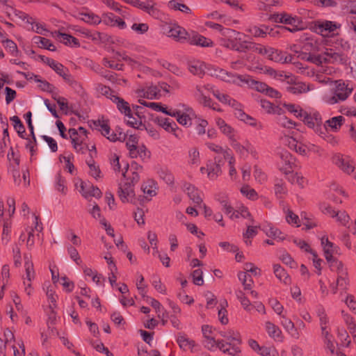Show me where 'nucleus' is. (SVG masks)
<instances>
[{"label":"nucleus","instance_id":"obj_59","mask_svg":"<svg viewBox=\"0 0 356 356\" xmlns=\"http://www.w3.org/2000/svg\"><path fill=\"white\" fill-rule=\"evenodd\" d=\"M286 220L289 224L296 225L297 227L300 226L299 217L290 209L287 210Z\"/></svg>","mask_w":356,"mask_h":356},{"label":"nucleus","instance_id":"obj_29","mask_svg":"<svg viewBox=\"0 0 356 356\" xmlns=\"http://www.w3.org/2000/svg\"><path fill=\"white\" fill-rule=\"evenodd\" d=\"M232 147L235 149L236 153L238 154L243 155L257 154L256 149L248 143L245 146H243L238 143L236 141H234L232 143Z\"/></svg>","mask_w":356,"mask_h":356},{"label":"nucleus","instance_id":"obj_32","mask_svg":"<svg viewBox=\"0 0 356 356\" xmlns=\"http://www.w3.org/2000/svg\"><path fill=\"white\" fill-rule=\"evenodd\" d=\"M207 175L209 179H216L219 173L220 172V167L219 164L216 163V161L209 160L207 164Z\"/></svg>","mask_w":356,"mask_h":356},{"label":"nucleus","instance_id":"obj_23","mask_svg":"<svg viewBox=\"0 0 356 356\" xmlns=\"http://www.w3.org/2000/svg\"><path fill=\"white\" fill-rule=\"evenodd\" d=\"M187 35V31L184 28L179 26L170 27L168 31V36L173 38L177 41L186 40Z\"/></svg>","mask_w":356,"mask_h":356},{"label":"nucleus","instance_id":"obj_48","mask_svg":"<svg viewBox=\"0 0 356 356\" xmlns=\"http://www.w3.org/2000/svg\"><path fill=\"white\" fill-rule=\"evenodd\" d=\"M58 37L60 42H63L65 44H70L74 46L79 45L78 40L69 34L59 33Z\"/></svg>","mask_w":356,"mask_h":356},{"label":"nucleus","instance_id":"obj_37","mask_svg":"<svg viewBox=\"0 0 356 356\" xmlns=\"http://www.w3.org/2000/svg\"><path fill=\"white\" fill-rule=\"evenodd\" d=\"M40 59L47 64L57 74H60L62 70H65V67L61 63L56 62L52 58L40 56Z\"/></svg>","mask_w":356,"mask_h":356},{"label":"nucleus","instance_id":"obj_30","mask_svg":"<svg viewBox=\"0 0 356 356\" xmlns=\"http://www.w3.org/2000/svg\"><path fill=\"white\" fill-rule=\"evenodd\" d=\"M273 272L275 277L285 284H289L291 283V278L285 269L282 268L280 264L273 265Z\"/></svg>","mask_w":356,"mask_h":356},{"label":"nucleus","instance_id":"obj_58","mask_svg":"<svg viewBox=\"0 0 356 356\" xmlns=\"http://www.w3.org/2000/svg\"><path fill=\"white\" fill-rule=\"evenodd\" d=\"M261 356H279L278 352L271 347L261 346L257 353Z\"/></svg>","mask_w":356,"mask_h":356},{"label":"nucleus","instance_id":"obj_46","mask_svg":"<svg viewBox=\"0 0 356 356\" xmlns=\"http://www.w3.org/2000/svg\"><path fill=\"white\" fill-rule=\"evenodd\" d=\"M266 234L269 237H273L279 241H284L286 235L282 233L279 229L275 227H270L266 231Z\"/></svg>","mask_w":356,"mask_h":356},{"label":"nucleus","instance_id":"obj_3","mask_svg":"<svg viewBox=\"0 0 356 356\" xmlns=\"http://www.w3.org/2000/svg\"><path fill=\"white\" fill-rule=\"evenodd\" d=\"M335 85L333 95L327 99V102L330 104L345 101L353 90V87L349 86L348 83L341 80L336 81Z\"/></svg>","mask_w":356,"mask_h":356},{"label":"nucleus","instance_id":"obj_26","mask_svg":"<svg viewBox=\"0 0 356 356\" xmlns=\"http://www.w3.org/2000/svg\"><path fill=\"white\" fill-rule=\"evenodd\" d=\"M111 101L115 103L117 106L118 111L124 114V115H129L131 111L129 106V104L122 98L118 96H113Z\"/></svg>","mask_w":356,"mask_h":356},{"label":"nucleus","instance_id":"obj_13","mask_svg":"<svg viewBox=\"0 0 356 356\" xmlns=\"http://www.w3.org/2000/svg\"><path fill=\"white\" fill-rule=\"evenodd\" d=\"M235 341L225 342L223 340L218 342V348L224 353H227L230 355L235 356L241 353L239 345Z\"/></svg>","mask_w":356,"mask_h":356},{"label":"nucleus","instance_id":"obj_5","mask_svg":"<svg viewBox=\"0 0 356 356\" xmlns=\"http://www.w3.org/2000/svg\"><path fill=\"white\" fill-rule=\"evenodd\" d=\"M158 186L157 183L153 179H147L144 181L141 185V191L143 192V195H139L138 205H144L145 203L149 202L153 197L156 195Z\"/></svg>","mask_w":356,"mask_h":356},{"label":"nucleus","instance_id":"obj_2","mask_svg":"<svg viewBox=\"0 0 356 356\" xmlns=\"http://www.w3.org/2000/svg\"><path fill=\"white\" fill-rule=\"evenodd\" d=\"M111 165L115 172H122L124 178L132 176V172H137L138 169H141V166H138L136 162H132L131 165L124 157H114L111 161Z\"/></svg>","mask_w":356,"mask_h":356},{"label":"nucleus","instance_id":"obj_31","mask_svg":"<svg viewBox=\"0 0 356 356\" xmlns=\"http://www.w3.org/2000/svg\"><path fill=\"white\" fill-rule=\"evenodd\" d=\"M266 330L268 335L275 340L281 341L282 340V331L274 323L267 321L266 322Z\"/></svg>","mask_w":356,"mask_h":356},{"label":"nucleus","instance_id":"obj_42","mask_svg":"<svg viewBox=\"0 0 356 356\" xmlns=\"http://www.w3.org/2000/svg\"><path fill=\"white\" fill-rule=\"evenodd\" d=\"M213 94L220 102L224 104H228L232 106L238 105L237 102L234 99H232L229 95L220 92L218 90H213Z\"/></svg>","mask_w":356,"mask_h":356},{"label":"nucleus","instance_id":"obj_6","mask_svg":"<svg viewBox=\"0 0 356 356\" xmlns=\"http://www.w3.org/2000/svg\"><path fill=\"white\" fill-rule=\"evenodd\" d=\"M302 118V120L308 127L314 130L316 134L322 133L323 129V120L321 115L318 113H308L305 111Z\"/></svg>","mask_w":356,"mask_h":356},{"label":"nucleus","instance_id":"obj_25","mask_svg":"<svg viewBox=\"0 0 356 356\" xmlns=\"http://www.w3.org/2000/svg\"><path fill=\"white\" fill-rule=\"evenodd\" d=\"M345 118L341 116L333 117L325 121L324 129L327 131V127H330L332 131H337L343 124Z\"/></svg>","mask_w":356,"mask_h":356},{"label":"nucleus","instance_id":"obj_57","mask_svg":"<svg viewBox=\"0 0 356 356\" xmlns=\"http://www.w3.org/2000/svg\"><path fill=\"white\" fill-rule=\"evenodd\" d=\"M160 90L155 86H152L147 88L145 91H142L143 93V96L147 99H156L157 98V95H159Z\"/></svg>","mask_w":356,"mask_h":356},{"label":"nucleus","instance_id":"obj_51","mask_svg":"<svg viewBox=\"0 0 356 356\" xmlns=\"http://www.w3.org/2000/svg\"><path fill=\"white\" fill-rule=\"evenodd\" d=\"M86 35L88 38H90L92 40L95 42H106L108 39V35L106 34L97 31H88L86 33Z\"/></svg>","mask_w":356,"mask_h":356},{"label":"nucleus","instance_id":"obj_18","mask_svg":"<svg viewBox=\"0 0 356 356\" xmlns=\"http://www.w3.org/2000/svg\"><path fill=\"white\" fill-rule=\"evenodd\" d=\"M337 29V25L330 21L318 22L315 26L316 32L323 36H327L331 32Z\"/></svg>","mask_w":356,"mask_h":356},{"label":"nucleus","instance_id":"obj_56","mask_svg":"<svg viewBox=\"0 0 356 356\" xmlns=\"http://www.w3.org/2000/svg\"><path fill=\"white\" fill-rule=\"evenodd\" d=\"M252 43V42L241 40V38L238 36L236 51L239 52L250 51L251 50Z\"/></svg>","mask_w":356,"mask_h":356},{"label":"nucleus","instance_id":"obj_63","mask_svg":"<svg viewBox=\"0 0 356 356\" xmlns=\"http://www.w3.org/2000/svg\"><path fill=\"white\" fill-rule=\"evenodd\" d=\"M241 192L250 200H255L257 198V193L254 189L250 188L248 186H244L241 188Z\"/></svg>","mask_w":356,"mask_h":356},{"label":"nucleus","instance_id":"obj_12","mask_svg":"<svg viewBox=\"0 0 356 356\" xmlns=\"http://www.w3.org/2000/svg\"><path fill=\"white\" fill-rule=\"evenodd\" d=\"M332 163L344 172L350 174L354 171L355 164L348 157H332Z\"/></svg>","mask_w":356,"mask_h":356},{"label":"nucleus","instance_id":"obj_47","mask_svg":"<svg viewBox=\"0 0 356 356\" xmlns=\"http://www.w3.org/2000/svg\"><path fill=\"white\" fill-rule=\"evenodd\" d=\"M10 120L13 122V127L17 131L19 136L22 138L24 137V134L25 133V127L22 124V121L19 118V117L15 115L10 118Z\"/></svg>","mask_w":356,"mask_h":356},{"label":"nucleus","instance_id":"obj_41","mask_svg":"<svg viewBox=\"0 0 356 356\" xmlns=\"http://www.w3.org/2000/svg\"><path fill=\"white\" fill-rule=\"evenodd\" d=\"M168 7L175 10H179L185 13H191V8L184 3H179L176 0H171L168 2Z\"/></svg>","mask_w":356,"mask_h":356},{"label":"nucleus","instance_id":"obj_39","mask_svg":"<svg viewBox=\"0 0 356 356\" xmlns=\"http://www.w3.org/2000/svg\"><path fill=\"white\" fill-rule=\"evenodd\" d=\"M220 334L221 337L227 339L229 341H235L236 343H241L242 342L240 334L232 330L221 331L220 332Z\"/></svg>","mask_w":356,"mask_h":356},{"label":"nucleus","instance_id":"obj_15","mask_svg":"<svg viewBox=\"0 0 356 356\" xmlns=\"http://www.w3.org/2000/svg\"><path fill=\"white\" fill-rule=\"evenodd\" d=\"M68 133L76 152L82 154H86V152L83 150L84 145L83 143V138H81V136H79L78 131L75 129H70Z\"/></svg>","mask_w":356,"mask_h":356},{"label":"nucleus","instance_id":"obj_55","mask_svg":"<svg viewBox=\"0 0 356 356\" xmlns=\"http://www.w3.org/2000/svg\"><path fill=\"white\" fill-rule=\"evenodd\" d=\"M56 185L55 187L57 191L65 195L67 193V187L65 186V179L61 177L60 172L59 171L56 176Z\"/></svg>","mask_w":356,"mask_h":356},{"label":"nucleus","instance_id":"obj_34","mask_svg":"<svg viewBox=\"0 0 356 356\" xmlns=\"http://www.w3.org/2000/svg\"><path fill=\"white\" fill-rule=\"evenodd\" d=\"M189 43L193 45H199L201 47H211L213 45V42L202 35H196L189 39Z\"/></svg>","mask_w":356,"mask_h":356},{"label":"nucleus","instance_id":"obj_38","mask_svg":"<svg viewBox=\"0 0 356 356\" xmlns=\"http://www.w3.org/2000/svg\"><path fill=\"white\" fill-rule=\"evenodd\" d=\"M79 19L91 24H98L101 22V18L92 13H81Z\"/></svg>","mask_w":356,"mask_h":356},{"label":"nucleus","instance_id":"obj_53","mask_svg":"<svg viewBox=\"0 0 356 356\" xmlns=\"http://www.w3.org/2000/svg\"><path fill=\"white\" fill-rule=\"evenodd\" d=\"M212 88L210 85H197L195 87V90L194 92V97L197 99L198 102H200L202 99L206 97L204 90H210Z\"/></svg>","mask_w":356,"mask_h":356},{"label":"nucleus","instance_id":"obj_27","mask_svg":"<svg viewBox=\"0 0 356 356\" xmlns=\"http://www.w3.org/2000/svg\"><path fill=\"white\" fill-rule=\"evenodd\" d=\"M245 78H248L247 74H236L232 72H227V75L225 77L224 81L234 83L241 87L244 86V82Z\"/></svg>","mask_w":356,"mask_h":356},{"label":"nucleus","instance_id":"obj_40","mask_svg":"<svg viewBox=\"0 0 356 356\" xmlns=\"http://www.w3.org/2000/svg\"><path fill=\"white\" fill-rule=\"evenodd\" d=\"M238 277L243 285L245 290L251 289L253 280L250 275L248 274L246 272H239Z\"/></svg>","mask_w":356,"mask_h":356},{"label":"nucleus","instance_id":"obj_16","mask_svg":"<svg viewBox=\"0 0 356 356\" xmlns=\"http://www.w3.org/2000/svg\"><path fill=\"white\" fill-rule=\"evenodd\" d=\"M99 126H100L99 131H101L102 134L104 136L106 137L107 139H108L111 141H113V142H115L117 140L121 141V140H124L125 138V135L122 132H120L118 134H115V133L111 134V129L106 123H104V122L101 123L99 122Z\"/></svg>","mask_w":356,"mask_h":356},{"label":"nucleus","instance_id":"obj_49","mask_svg":"<svg viewBox=\"0 0 356 356\" xmlns=\"http://www.w3.org/2000/svg\"><path fill=\"white\" fill-rule=\"evenodd\" d=\"M96 90L101 95L106 97L107 98L111 100V97L113 96H117L115 94V92L112 90L108 86H104L103 84H97L96 87Z\"/></svg>","mask_w":356,"mask_h":356},{"label":"nucleus","instance_id":"obj_43","mask_svg":"<svg viewBox=\"0 0 356 356\" xmlns=\"http://www.w3.org/2000/svg\"><path fill=\"white\" fill-rule=\"evenodd\" d=\"M87 164L90 168L89 173L92 177L96 179L102 177V172L99 169V166L96 165L95 161L92 159V157H91L90 159L87 161Z\"/></svg>","mask_w":356,"mask_h":356},{"label":"nucleus","instance_id":"obj_44","mask_svg":"<svg viewBox=\"0 0 356 356\" xmlns=\"http://www.w3.org/2000/svg\"><path fill=\"white\" fill-rule=\"evenodd\" d=\"M73 159L74 157H59L60 163H64L63 168L71 175H74L76 171L73 163Z\"/></svg>","mask_w":356,"mask_h":356},{"label":"nucleus","instance_id":"obj_1","mask_svg":"<svg viewBox=\"0 0 356 356\" xmlns=\"http://www.w3.org/2000/svg\"><path fill=\"white\" fill-rule=\"evenodd\" d=\"M124 184H118V195L122 203H131L138 205V197H136L134 186L140 180L138 172H132V176L127 177Z\"/></svg>","mask_w":356,"mask_h":356},{"label":"nucleus","instance_id":"obj_62","mask_svg":"<svg viewBox=\"0 0 356 356\" xmlns=\"http://www.w3.org/2000/svg\"><path fill=\"white\" fill-rule=\"evenodd\" d=\"M318 135L321 136L327 143L333 146L338 144L339 139L332 134L327 133L325 130H322V133H319Z\"/></svg>","mask_w":356,"mask_h":356},{"label":"nucleus","instance_id":"obj_20","mask_svg":"<svg viewBox=\"0 0 356 356\" xmlns=\"http://www.w3.org/2000/svg\"><path fill=\"white\" fill-rule=\"evenodd\" d=\"M282 321L281 324L286 330V331L293 338L298 339L300 337V334L298 331V329L295 327L294 323L292 321L288 318H286L284 315H281Z\"/></svg>","mask_w":356,"mask_h":356},{"label":"nucleus","instance_id":"obj_54","mask_svg":"<svg viewBox=\"0 0 356 356\" xmlns=\"http://www.w3.org/2000/svg\"><path fill=\"white\" fill-rule=\"evenodd\" d=\"M158 174L167 184H172L174 183V176L168 169L161 168L158 171Z\"/></svg>","mask_w":356,"mask_h":356},{"label":"nucleus","instance_id":"obj_19","mask_svg":"<svg viewBox=\"0 0 356 356\" xmlns=\"http://www.w3.org/2000/svg\"><path fill=\"white\" fill-rule=\"evenodd\" d=\"M269 19L275 23H283L289 25H293L296 22V18L286 13L270 15Z\"/></svg>","mask_w":356,"mask_h":356},{"label":"nucleus","instance_id":"obj_28","mask_svg":"<svg viewBox=\"0 0 356 356\" xmlns=\"http://www.w3.org/2000/svg\"><path fill=\"white\" fill-rule=\"evenodd\" d=\"M245 86L251 87L255 89L257 91L263 93L266 92L267 88L268 86L266 83L264 82H260L252 79V77L249 75H248V78H245V79L244 86Z\"/></svg>","mask_w":356,"mask_h":356},{"label":"nucleus","instance_id":"obj_9","mask_svg":"<svg viewBox=\"0 0 356 356\" xmlns=\"http://www.w3.org/2000/svg\"><path fill=\"white\" fill-rule=\"evenodd\" d=\"M304 49L306 51H311L308 62L314 63L317 65H321L323 63V54H316L315 53L318 51L316 41H309L305 44Z\"/></svg>","mask_w":356,"mask_h":356},{"label":"nucleus","instance_id":"obj_64","mask_svg":"<svg viewBox=\"0 0 356 356\" xmlns=\"http://www.w3.org/2000/svg\"><path fill=\"white\" fill-rule=\"evenodd\" d=\"M36 82L38 83V87L43 91L52 92L55 87L49 83L44 79H41L40 77L36 79Z\"/></svg>","mask_w":356,"mask_h":356},{"label":"nucleus","instance_id":"obj_50","mask_svg":"<svg viewBox=\"0 0 356 356\" xmlns=\"http://www.w3.org/2000/svg\"><path fill=\"white\" fill-rule=\"evenodd\" d=\"M154 3L152 0L148 1L147 3L145 2H142L139 0H135L134 6L140 8L148 13H151L152 11H154Z\"/></svg>","mask_w":356,"mask_h":356},{"label":"nucleus","instance_id":"obj_10","mask_svg":"<svg viewBox=\"0 0 356 356\" xmlns=\"http://www.w3.org/2000/svg\"><path fill=\"white\" fill-rule=\"evenodd\" d=\"M8 170L10 172L13 177V181L15 185L19 186L21 184L19 164V157H8Z\"/></svg>","mask_w":356,"mask_h":356},{"label":"nucleus","instance_id":"obj_33","mask_svg":"<svg viewBox=\"0 0 356 356\" xmlns=\"http://www.w3.org/2000/svg\"><path fill=\"white\" fill-rule=\"evenodd\" d=\"M169 115L175 117L177 122L182 125L188 126L191 124V119L189 115L179 111L173 110L172 112L169 113Z\"/></svg>","mask_w":356,"mask_h":356},{"label":"nucleus","instance_id":"obj_21","mask_svg":"<svg viewBox=\"0 0 356 356\" xmlns=\"http://www.w3.org/2000/svg\"><path fill=\"white\" fill-rule=\"evenodd\" d=\"M188 70L193 75L202 77L204 74V64L200 60H192L188 63Z\"/></svg>","mask_w":356,"mask_h":356},{"label":"nucleus","instance_id":"obj_4","mask_svg":"<svg viewBox=\"0 0 356 356\" xmlns=\"http://www.w3.org/2000/svg\"><path fill=\"white\" fill-rule=\"evenodd\" d=\"M282 162L279 163V170L285 175L286 179L291 184H293L296 181V177H298V173H293V170L298 168V164L296 163V157H281Z\"/></svg>","mask_w":356,"mask_h":356},{"label":"nucleus","instance_id":"obj_60","mask_svg":"<svg viewBox=\"0 0 356 356\" xmlns=\"http://www.w3.org/2000/svg\"><path fill=\"white\" fill-rule=\"evenodd\" d=\"M24 267L26 270V279L29 282H31V280L35 277V271L33 269V264L31 261H26L24 264Z\"/></svg>","mask_w":356,"mask_h":356},{"label":"nucleus","instance_id":"obj_22","mask_svg":"<svg viewBox=\"0 0 356 356\" xmlns=\"http://www.w3.org/2000/svg\"><path fill=\"white\" fill-rule=\"evenodd\" d=\"M206 26L213 29L218 30L221 32L222 35L225 37L236 38V35L240 33L231 29H224L220 24L212 22H206Z\"/></svg>","mask_w":356,"mask_h":356},{"label":"nucleus","instance_id":"obj_61","mask_svg":"<svg viewBox=\"0 0 356 356\" xmlns=\"http://www.w3.org/2000/svg\"><path fill=\"white\" fill-rule=\"evenodd\" d=\"M202 271L200 269H196L193 271L191 275L193 277V282L197 286H202L204 284Z\"/></svg>","mask_w":356,"mask_h":356},{"label":"nucleus","instance_id":"obj_45","mask_svg":"<svg viewBox=\"0 0 356 356\" xmlns=\"http://www.w3.org/2000/svg\"><path fill=\"white\" fill-rule=\"evenodd\" d=\"M309 88L302 82L287 87V91L292 94H300L307 92Z\"/></svg>","mask_w":356,"mask_h":356},{"label":"nucleus","instance_id":"obj_35","mask_svg":"<svg viewBox=\"0 0 356 356\" xmlns=\"http://www.w3.org/2000/svg\"><path fill=\"white\" fill-rule=\"evenodd\" d=\"M216 200L220 203L222 209L227 214H230L234 211L233 207L228 202L227 196L224 193H218L216 195Z\"/></svg>","mask_w":356,"mask_h":356},{"label":"nucleus","instance_id":"obj_17","mask_svg":"<svg viewBox=\"0 0 356 356\" xmlns=\"http://www.w3.org/2000/svg\"><path fill=\"white\" fill-rule=\"evenodd\" d=\"M264 56L274 62H286V58H284V53L270 47H266Z\"/></svg>","mask_w":356,"mask_h":356},{"label":"nucleus","instance_id":"obj_11","mask_svg":"<svg viewBox=\"0 0 356 356\" xmlns=\"http://www.w3.org/2000/svg\"><path fill=\"white\" fill-rule=\"evenodd\" d=\"M80 193L85 198L90 197L100 198L102 195V193L98 187L83 181L81 184Z\"/></svg>","mask_w":356,"mask_h":356},{"label":"nucleus","instance_id":"obj_24","mask_svg":"<svg viewBox=\"0 0 356 356\" xmlns=\"http://www.w3.org/2000/svg\"><path fill=\"white\" fill-rule=\"evenodd\" d=\"M177 342L180 348L185 351L190 349L191 352H193V348L196 346L195 341L190 339L186 334H179L177 337Z\"/></svg>","mask_w":356,"mask_h":356},{"label":"nucleus","instance_id":"obj_52","mask_svg":"<svg viewBox=\"0 0 356 356\" xmlns=\"http://www.w3.org/2000/svg\"><path fill=\"white\" fill-rule=\"evenodd\" d=\"M283 106L288 111L293 113L296 117L302 118L303 113H305L302 108L298 105L284 103Z\"/></svg>","mask_w":356,"mask_h":356},{"label":"nucleus","instance_id":"obj_7","mask_svg":"<svg viewBox=\"0 0 356 356\" xmlns=\"http://www.w3.org/2000/svg\"><path fill=\"white\" fill-rule=\"evenodd\" d=\"M182 188L195 206H201L203 199L201 196L202 192L197 188L190 183L184 181L182 184Z\"/></svg>","mask_w":356,"mask_h":356},{"label":"nucleus","instance_id":"obj_8","mask_svg":"<svg viewBox=\"0 0 356 356\" xmlns=\"http://www.w3.org/2000/svg\"><path fill=\"white\" fill-rule=\"evenodd\" d=\"M323 54V63L344 64L347 61L345 54L336 52L332 49H327Z\"/></svg>","mask_w":356,"mask_h":356},{"label":"nucleus","instance_id":"obj_36","mask_svg":"<svg viewBox=\"0 0 356 356\" xmlns=\"http://www.w3.org/2000/svg\"><path fill=\"white\" fill-rule=\"evenodd\" d=\"M33 40L35 43L38 44V46L41 48H44L52 51L56 50L55 45L51 42L50 40L47 38L40 36H35L33 38Z\"/></svg>","mask_w":356,"mask_h":356},{"label":"nucleus","instance_id":"obj_14","mask_svg":"<svg viewBox=\"0 0 356 356\" xmlns=\"http://www.w3.org/2000/svg\"><path fill=\"white\" fill-rule=\"evenodd\" d=\"M273 189L275 197L280 200V203H282L283 200L288 195V189L284 181L282 179L275 178Z\"/></svg>","mask_w":356,"mask_h":356}]
</instances>
